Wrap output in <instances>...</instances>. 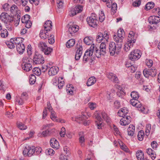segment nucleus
<instances>
[{"instance_id":"1","label":"nucleus","mask_w":160,"mask_h":160,"mask_svg":"<svg viewBox=\"0 0 160 160\" xmlns=\"http://www.w3.org/2000/svg\"><path fill=\"white\" fill-rule=\"evenodd\" d=\"M41 148H35L33 146L30 147L28 146H26L24 148L23 151V154L24 156H28L29 157L31 156L34 153H35V151L38 154L41 152Z\"/></svg>"},{"instance_id":"2","label":"nucleus","mask_w":160,"mask_h":160,"mask_svg":"<svg viewBox=\"0 0 160 160\" xmlns=\"http://www.w3.org/2000/svg\"><path fill=\"white\" fill-rule=\"evenodd\" d=\"M107 42H102L100 44L99 47V49L97 48L95 46V54L98 58H100L101 56H104L108 51L106 43Z\"/></svg>"},{"instance_id":"3","label":"nucleus","mask_w":160,"mask_h":160,"mask_svg":"<svg viewBox=\"0 0 160 160\" xmlns=\"http://www.w3.org/2000/svg\"><path fill=\"white\" fill-rule=\"evenodd\" d=\"M125 35V32L123 29L118 30L117 32V35H114L113 38L116 43H118V48H120L122 45V41Z\"/></svg>"},{"instance_id":"4","label":"nucleus","mask_w":160,"mask_h":160,"mask_svg":"<svg viewBox=\"0 0 160 160\" xmlns=\"http://www.w3.org/2000/svg\"><path fill=\"white\" fill-rule=\"evenodd\" d=\"M95 45L92 44L89 49L87 50L85 52L83 57V61L85 63L91 59V57L92 55L93 52H95Z\"/></svg>"},{"instance_id":"5","label":"nucleus","mask_w":160,"mask_h":160,"mask_svg":"<svg viewBox=\"0 0 160 160\" xmlns=\"http://www.w3.org/2000/svg\"><path fill=\"white\" fill-rule=\"evenodd\" d=\"M32 59L28 57H25L23 58V62L22 64V69L27 72H28L32 69V66L29 63L32 62Z\"/></svg>"},{"instance_id":"6","label":"nucleus","mask_w":160,"mask_h":160,"mask_svg":"<svg viewBox=\"0 0 160 160\" xmlns=\"http://www.w3.org/2000/svg\"><path fill=\"white\" fill-rule=\"evenodd\" d=\"M86 20L88 25L93 28L96 27L99 22L94 13H92L90 16L88 17Z\"/></svg>"},{"instance_id":"7","label":"nucleus","mask_w":160,"mask_h":160,"mask_svg":"<svg viewBox=\"0 0 160 160\" xmlns=\"http://www.w3.org/2000/svg\"><path fill=\"white\" fill-rule=\"evenodd\" d=\"M118 43H116V44L113 42H110L109 45V52L111 55L113 56L114 55L116 51V53L118 52L119 50L121 48L122 46H121L119 48H118Z\"/></svg>"},{"instance_id":"8","label":"nucleus","mask_w":160,"mask_h":160,"mask_svg":"<svg viewBox=\"0 0 160 160\" xmlns=\"http://www.w3.org/2000/svg\"><path fill=\"white\" fill-rule=\"evenodd\" d=\"M0 19L2 22L4 23H12L13 21V18L10 16L8 13L2 12L0 16Z\"/></svg>"},{"instance_id":"9","label":"nucleus","mask_w":160,"mask_h":160,"mask_svg":"<svg viewBox=\"0 0 160 160\" xmlns=\"http://www.w3.org/2000/svg\"><path fill=\"white\" fill-rule=\"evenodd\" d=\"M141 54V53L139 50H135L130 53L129 55V58L132 61L137 60L140 58Z\"/></svg>"},{"instance_id":"10","label":"nucleus","mask_w":160,"mask_h":160,"mask_svg":"<svg viewBox=\"0 0 160 160\" xmlns=\"http://www.w3.org/2000/svg\"><path fill=\"white\" fill-rule=\"evenodd\" d=\"M136 38V37L134 32L132 31H130L128 36V41L127 43H126L128 44L130 48L132 47L133 43L135 42Z\"/></svg>"},{"instance_id":"11","label":"nucleus","mask_w":160,"mask_h":160,"mask_svg":"<svg viewBox=\"0 0 160 160\" xmlns=\"http://www.w3.org/2000/svg\"><path fill=\"white\" fill-rule=\"evenodd\" d=\"M34 63L36 64H39L43 63L44 62V59L42 55L40 54L35 53L33 58Z\"/></svg>"},{"instance_id":"12","label":"nucleus","mask_w":160,"mask_h":160,"mask_svg":"<svg viewBox=\"0 0 160 160\" xmlns=\"http://www.w3.org/2000/svg\"><path fill=\"white\" fill-rule=\"evenodd\" d=\"M28 98L27 93L24 92L22 94L20 98H16L15 99V102H16L18 103L19 105H22L24 103V100H27Z\"/></svg>"},{"instance_id":"13","label":"nucleus","mask_w":160,"mask_h":160,"mask_svg":"<svg viewBox=\"0 0 160 160\" xmlns=\"http://www.w3.org/2000/svg\"><path fill=\"white\" fill-rule=\"evenodd\" d=\"M131 120V118L130 116H125L121 119L119 122L121 125L125 126L130 123Z\"/></svg>"},{"instance_id":"14","label":"nucleus","mask_w":160,"mask_h":160,"mask_svg":"<svg viewBox=\"0 0 160 160\" xmlns=\"http://www.w3.org/2000/svg\"><path fill=\"white\" fill-rule=\"evenodd\" d=\"M148 21L151 24H157L160 21V18L158 16H151L149 18Z\"/></svg>"},{"instance_id":"15","label":"nucleus","mask_w":160,"mask_h":160,"mask_svg":"<svg viewBox=\"0 0 160 160\" xmlns=\"http://www.w3.org/2000/svg\"><path fill=\"white\" fill-rule=\"evenodd\" d=\"M79 27L76 25H72L70 26L68 32L72 35L78 32L79 30Z\"/></svg>"},{"instance_id":"16","label":"nucleus","mask_w":160,"mask_h":160,"mask_svg":"<svg viewBox=\"0 0 160 160\" xmlns=\"http://www.w3.org/2000/svg\"><path fill=\"white\" fill-rule=\"evenodd\" d=\"M48 108L49 112H51L50 118H51L53 121L55 122L57 119V117L54 111L53 110L51 105L50 104L49 102L47 103Z\"/></svg>"},{"instance_id":"17","label":"nucleus","mask_w":160,"mask_h":160,"mask_svg":"<svg viewBox=\"0 0 160 160\" xmlns=\"http://www.w3.org/2000/svg\"><path fill=\"white\" fill-rule=\"evenodd\" d=\"M108 78L111 81L114 83H118V80L116 75L114 73L110 72L108 75Z\"/></svg>"},{"instance_id":"18","label":"nucleus","mask_w":160,"mask_h":160,"mask_svg":"<svg viewBox=\"0 0 160 160\" xmlns=\"http://www.w3.org/2000/svg\"><path fill=\"white\" fill-rule=\"evenodd\" d=\"M50 144L52 148L56 149H57L59 148V143L55 138H52L51 139Z\"/></svg>"},{"instance_id":"19","label":"nucleus","mask_w":160,"mask_h":160,"mask_svg":"<svg viewBox=\"0 0 160 160\" xmlns=\"http://www.w3.org/2000/svg\"><path fill=\"white\" fill-rule=\"evenodd\" d=\"M52 22L50 20L47 21L43 26L44 29L46 32L49 31L52 28Z\"/></svg>"},{"instance_id":"20","label":"nucleus","mask_w":160,"mask_h":160,"mask_svg":"<svg viewBox=\"0 0 160 160\" xmlns=\"http://www.w3.org/2000/svg\"><path fill=\"white\" fill-rule=\"evenodd\" d=\"M48 72V74L50 76H54L57 74L58 71V68L57 67H50Z\"/></svg>"},{"instance_id":"21","label":"nucleus","mask_w":160,"mask_h":160,"mask_svg":"<svg viewBox=\"0 0 160 160\" xmlns=\"http://www.w3.org/2000/svg\"><path fill=\"white\" fill-rule=\"evenodd\" d=\"M130 102L132 106L136 108L140 107L141 106V103L137 99L132 98L130 100Z\"/></svg>"},{"instance_id":"22","label":"nucleus","mask_w":160,"mask_h":160,"mask_svg":"<svg viewBox=\"0 0 160 160\" xmlns=\"http://www.w3.org/2000/svg\"><path fill=\"white\" fill-rule=\"evenodd\" d=\"M128 134L129 136H132L134 133L135 128L132 124H130L128 128Z\"/></svg>"},{"instance_id":"23","label":"nucleus","mask_w":160,"mask_h":160,"mask_svg":"<svg viewBox=\"0 0 160 160\" xmlns=\"http://www.w3.org/2000/svg\"><path fill=\"white\" fill-rule=\"evenodd\" d=\"M16 47L18 52L19 53V54H22L23 53L25 49V46L23 44L17 45Z\"/></svg>"},{"instance_id":"24","label":"nucleus","mask_w":160,"mask_h":160,"mask_svg":"<svg viewBox=\"0 0 160 160\" xmlns=\"http://www.w3.org/2000/svg\"><path fill=\"white\" fill-rule=\"evenodd\" d=\"M52 133L51 131L46 130L42 132V133H40L38 134V137H46L50 135Z\"/></svg>"},{"instance_id":"25","label":"nucleus","mask_w":160,"mask_h":160,"mask_svg":"<svg viewBox=\"0 0 160 160\" xmlns=\"http://www.w3.org/2000/svg\"><path fill=\"white\" fill-rule=\"evenodd\" d=\"M45 31H46L45 30H41L39 34L40 38L43 39H46L48 37V32H45Z\"/></svg>"},{"instance_id":"26","label":"nucleus","mask_w":160,"mask_h":160,"mask_svg":"<svg viewBox=\"0 0 160 160\" xmlns=\"http://www.w3.org/2000/svg\"><path fill=\"white\" fill-rule=\"evenodd\" d=\"M146 152L148 154L151 155V158L152 160H154L156 158V154L154 151L151 148H149L147 149Z\"/></svg>"},{"instance_id":"27","label":"nucleus","mask_w":160,"mask_h":160,"mask_svg":"<svg viewBox=\"0 0 160 160\" xmlns=\"http://www.w3.org/2000/svg\"><path fill=\"white\" fill-rule=\"evenodd\" d=\"M136 155L138 160H144V154L142 151L140 150L138 151L136 153Z\"/></svg>"},{"instance_id":"28","label":"nucleus","mask_w":160,"mask_h":160,"mask_svg":"<svg viewBox=\"0 0 160 160\" xmlns=\"http://www.w3.org/2000/svg\"><path fill=\"white\" fill-rule=\"evenodd\" d=\"M96 82V79L94 77L90 78L87 81V84L88 86H90Z\"/></svg>"},{"instance_id":"29","label":"nucleus","mask_w":160,"mask_h":160,"mask_svg":"<svg viewBox=\"0 0 160 160\" xmlns=\"http://www.w3.org/2000/svg\"><path fill=\"white\" fill-rule=\"evenodd\" d=\"M93 38L91 37H86L83 39V41L86 44L90 45L92 42Z\"/></svg>"},{"instance_id":"30","label":"nucleus","mask_w":160,"mask_h":160,"mask_svg":"<svg viewBox=\"0 0 160 160\" xmlns=\"http://www.w3.org/2000/svg\"><path fill=\"white\" fill-rule=\"evenodd\" d=\"M103 36V33L101 32H99L97 34L96 37V40L98 42L100 43L103 40L104 41V38Z\"/></svg>"},{"instance_id":"31","label":"nucleus","mask_w":160,"mask_h":160,"mask_svg":"<svg viewBox=\"0 0 160 160\" xmlns=\"http://www.w3.org/2000/svg\"><path fill=\"white\" fill-rule=\"evenodd\" d=\"M10 11L12 13H13L15 12H16L17 14L20 13V11L18 10V8L14 4L12 5L10 7Z\"/></svg>"},{"instance_id":"32","label":"nucleus","mask_w":160,"mask_h":160,"mask_svg":"<svg viewBox=\"0 0 160 160\" xmlns=\"http://www.w3.org/2000/svg\"><path fill=\"white\" fill-rule=\"evenodd\" d=\"M23 39L21 37H18L17 38H14L15 45H16V46L17 45H20V44H22V42H23Z\"/></svg>"},{"instance_id":"33","label":"nucleus","mask_w":160,"mask_h":160,"mask_svg":"<svg viewBox=\"0 0 160 160\" xmlns=\"http://www.w3.org/2000/svg\"><path fill=\"white\" fill-rule=\"evenodd\" d=\"M101 114L102 118L107 122H109L110 121L108 115L104 111L101 112Z\"/></svg>"},{"instance_id":"34","label":"nucleus","mask_w":160,"mask_h":160,"mask_svg":"<svg viewBox=\"0 0 160 160\" xmlns=\"http://www.w3.org/2000/svg\"><path fill=\"white\" fill-rule=\"evenodd\" d=\"M75 43V41L74 39H72L69 40L66 43V45L68 48H70L73 46Z\"/></svg>"},{"instance_id":"35","label":"nucleus","mask_w":160,"mask_h":160,"mask_svg":"<svg viewBox=\"0 0 160 160\" xmlns=\"http://www.w3.org/2000/svg\"><path fill=\"white\" fill-rule=\"evenodd\" d=\"M33 73L38 76H39L41 73V69L38 67L34 68L32 70Z\"/></svg>"},{"instance_id":"36","label":"nucleus","mask_w":160,"mask_h":160,"mask_svg":"<svg viewBox=\"0 0 160 160\" xmlns=\"http://www.w3.org/2000/svg\"><path fill=\"white\" fill-rule=\"evenodd\" d=\"M154 4L153 2H149L146 5L145 9L147 10H149L154 7Z\"/></svg>"},{"instance_id":"37","label":"nucleus","mask_w":160,"mask_h":160,"mask_svg":"<svg viewBox=\"0 0 160 160\" xmlns=\"http://www.w3.org/2000/svg\"><path fill=\"white\" fill-rule=\"evenodd\" d=\"M94 116L98 121L101 122L102 118H101V112L98 113V111H96L94 113Z\"/></svg>"},{"instance_id":"38","label":"nucleus","mask_w":160,"mask_h":160,"mask_svg":"<svg viewBox=\"0 0 160 160\" xmlns=\"http://www.w3.org/2000/svg\"><path fill=\"white\" fill-rule=\"evenodd\" d=\"M52 51V49L47 47L45 49H44L42 51L46 55H49Z\"/></svg>"},{"instance_id":"39","label":"nucleus","mask_w":160,"mask_h":160,"mask_svg":"<svg viewBox=\"0 0 160 160\" xmlns=\"http://www.w3.org/2000/svg\"><path fill=\"white\" fill-rule=\"evenodd\" d=\"M131 96L133 99H138L139 96L138 92L136 91H133L131 92Z\"/></svg>"},{"instance_id":"40","label":"nucleus","mask_w":160,"mask_h":160,"mask_svg":"<svg viewBox=\"0 0 160 160\" xmlns=\"http://www.w3.org/2000/svg\"><path fill=\"white\" fill-rule=\"evenodd\" d=\"M38 46L39 48L42 51L47 47L45 43L42 42L39 43Z\"/></svg>"},{"instance_id":"41","label":"nucleus","mask_w":160,"mask_h":160,"mask_svg":"<svg viewBox=\"0 0 160 160\" xmlns=\"http://www.w3.org/2000/svg\"><path fill=\"white\" fill-rule=\"evenodd\" d=\"M57 6L58 8H62L63 6V0H57Z\"/></svg>"},{"instance_id":"42","label":"nucleus","mask_w":160,"mask_h":160,"mask_svg":"<svg viewBox=\"0 0 160 160\" xmlns=\"http://www.w3.org/2000/svg\"><path fill=\"white\" fill-rule=\"evenodd\" d=\"M29 19L30 16L26 14L22 17L21 21L23 23H26V22L29 21Z\"/></svg>"},{"instance_id":"43","label":"nucleus","mask_w":160,"mask_h":160,"mask_svg":"<svg viewBox=\"0 0 160 160\" xmlns=\"http://www.w3.org/2000/svg\"><path fill=\"white\" fill-rule=\"evenodd\" d=\"M144 136V133L142 131H140L138 132V137L139 141H142L143 139Z\"/></svg>"},{"instance_id":"44","label":"nucleus","mask_w":160,"mask_h":160,"mask_svg":"<svg viewBox=\"0 0 160 160\" xmlns=\"http://www.w3.org/2000/svg\"><path fill=\"white\" fill-rule=\"evenodd\" d=\"M36 81V78L35 75L33 74H31V77L29 79V82L31 84H34Z\"/></svg>"},{"instance_id":"45","label":"nucleus","mask_w":160,"mask_h":160,"mask_svg":"<svg viewBox=\"0 0 160 160\" xmlns=\"http://www.w3.org/2000/svg\"><path fill=\"white\" fill-rule=\"evenodd\" d=\"M63 79L62 78H59L58 79V87L59 89L62 88L64 84V82L63 81H61Z\"/></svg>"},{"instance_id":"46","label":"nucleus","mask_w":160,"mask_h":160,"mask_svg":"<svg viewBox=\"0 0 160 160\" xmlns=\"http://www.w3.org/2000/svg\"><path fill=\"white\" fill-rule=\"evenodd\" d=\"M99 18L101 22H103L105 18V15L102 11H101L99 13Z\"/></svg>"},{"instance_id":"47","label":"nucleus","mask_w":160,"mask_h":160,"mask_svg":"<svg viewBox=\"0 0 160 160\" xmlns=\"http://www.w3.org/2000/svg\"><path fill=\"white\" fill-rule=\"evenodd\" d=\"M86 117L84 115H81L78 117L75 118V121L80 122V121H82L83 120L86 119Z\"/></svg>"},{"instance_id":"48","label":"nucleus","mask_w":160,"mask_h":160,"mask_svg":"<svg viewBox=\"0 0 160 160\" xmlns=\"http://www.w3.org/2000/svg\"><path fill=\"white\" fill-rule=\"evenodd\" d=\"M17 125L18 128L21 130H24L27 128V126L21 122L18 123Z\"/></svg>"},{"instance_id":"49","label":"nucleus","mask_w":160,"mask_h":160,"mask_svg":"<svg viewBox=\"0 0 160 160\" xmlns=\"http://www.w3.org/2000/svg\"><path fill=\"white\" fill-rule=\"evenodd\" d=\"M111 10L113 13H115L116 12L117 10V5L116 3H114L113 4L112 3L111 6Z\"/></svg>"},{"instance_id":"50","label":"nucleus","mask_w":160,"mask_h":160,"mask_svg":"<svg viewBox=\"0 0 160 160\" xmlns=\"http://www.w3.org/2000/svg\"><path fill=\"white\" fill-rule=\"evenodd\" d=\"M143 74L146 78H148L149 76H151L150 72L149 69H145L143 71Z\"/></svg>"},{"instance_id":"51","label":"nucleus","mask_w":160,"mask_h":160,"mask_svg":"<svg viewBox=\"0 0 160 160\" xmlns=\"http://www.w3.org/2000/svg\"><path fill=\"white\" fill-rule=\"evenodd\" d=\"M8 34V32L7 30L6 29H4L1 33V37L3 38H5L7 37Z\"/></svg>"},{"instance_id":"52","label":"nucleus","mask_w":160,"mask_h":160,"mask_svg":"<svg viewBox=\"0 0 160 160\" xmlns=\"http://www.w3.org/2000/svg\"><path fill=\"white\" fill-rule=\"evenodd\" d=\"M103 37L104 38V42H108L109 39L108 34L106 31H105L103 34Z\"/></svg>"},{"instance_id":"53","label":"nucleus","mask_w":160,"mask_h":160,"mask_svg":"<svg viewBox=\"0 0 160 160\" xmlns=\"http://www.w3.org/2000/svg\"><path fill=\"white\" fill-rule=\"evenodd\" d=\"M151 129V125L150 124H148L146 126V129L145 132L146 133V135L147 136H148L150 132V131Z\"/></svg>"},{"instance_id":"54","label":"nucleus","mask_w":160,"mask_h":160,"mask_svg":"<svg viewBox=\"0 0 160 160\" xmlns=\"http://www.w3.org/2000/svg\"><path fill=\"white\" fill-rule=\"evenodd\" d=\"M6 28L9 31H11L13 29V27L11 23H5Z\"/></svg>"},{"instance_id":"55","label":"nucleus","mask_w":160,"mask_h":160,"mask_svg":"<svg viewBox=\"0 0 160 160\" xmlns=\"http://www.w3.org/2000/svg\"><path fill=\"white\" fill-rule=\"evenodd\" d=\"M150 72L151 76L152 77H155L157 74V70L154 68L149 69Z\"/></svg>"},{"instance_id":"56","label":"nucleus","mask_w":160,"mask_h":160,"mask_svg":"<svg viewBox=\"0 0 160 160\" xmlns=\"http://www.w3.org/2000/svg\"><path fill=\"white\" fill-rule=\"evenodd\" d=\"M48 42L50 44H52L54 42V36L53 35H51L48 37Z\"/></svg>"},{"instance_id":"57","label":"nucleus","mask_w":160,"mask_h":160,"mask_svg":"<svg viewBox=\"0 0 160 160\" xmlns=\"http://www.w3.org/2000/svg\"><path fill=\"white\" fill-rule=\"evenodd\" d=\"M63 150L66 153V155H65L68 156L70 155V152L69 151V149L67 147L65 146L64 147Z\"/></svg>"},{"instance_id":"58","label":"nucleus","mask_w":160,"mask_h":160,"mask_svg":"<svg viewBox=\"0 0 160 160\" xmlns=\"http://www.w3.org/2000/svg\"><path fill=\"white\" fill-rule=\"evenodd\" d=\"M79 141L80 143H81V145L82 147L84 146V142L85 141V139L84 136H81L79 138Z\"/></svg>"},{"instance_id":"59","label":"nucleus","mask_w":160,"mask_h":160,"mask_svg":"<svg viewBox=\"0 0 160 160\" xmlns=\"http://www.w3.org/2000/svg\"><path fill=\"white\" fill-rule=\"evenodd\" d=\"M88 105L89 108L91 110L94 109L97 107V105L95 103L89 102Z\"/></svg>"},{"instance_id":"60","label":"nucleus","mask_w":160,"mask_h":160,"mask_svg":"<svg viewBox=\"0 0 160 160\" xmlns=\"http://www.w3.org/2000/svg\"><path fill=\"white\" fill-rule=\"evenodd\" d=\"M74 8L77 11L78 13L81 12L83 8L82 6L79 5L77 6Z\"/></svg>"},{"instance_id":"61","label":"nucleus","mask_w":160,"mask_h":160,"mask_svg":"<svg viewBox=\"0 0 160 160\" xmlns=\"http://www.w3.org/2000/svg\"><path fill=\"white\" fill-rule=\"evenodd\" d=\"M96 124L98 129H101L102 127L103 126V124L102 123V121H96Z\"/></svg>"},{"instance_id":"62","label":"nucleus","mask_w":160,"mask_h":160,"mask_svg":"<svg viewBox=\"0 0 160 160\" xmlns=\"http://www.w3.org/2000/svg\"><path fill=\"white\" fill-rule=\"evenodd\" d=\"M78 13L77 11L74 8L72 9L70 12L69 15L70 16H73Z\"/></svg>"},{"instance_id":"63","label":"nucleus","mask_w":160,"mask_h":160,"mask_svg":"<svg viewBox=\"0 0 160 160\" xmlns=\"http://www.w3.org/2000/svg\"><path fill=\"white\" fill-rule=\"evenodd\" d=\"M140 4V0H136L133 2L132 4L133 6L134 7H138Z\"/></svg>"},{"instance_id":"64","label":"nucleus","mask_w":160,"mask_h":160,"mask_svg":"<svg viewBox=\"0 0 160 160\" xmlns=\"http://www.w3.org/2000/svg\"><path fill=\"white\" fill-rule=\"evenodd\" d=\"M66 133L65 129L64 127H62L61 129V130L60 132V135L61 137H63Z\"/></svg>"}]
</instances>
